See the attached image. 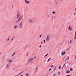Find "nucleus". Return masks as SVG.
Listing matches in <instances>:
<instances>
[{"mask_svg": "<svg viewBox=\"0 0 76 76\" xmlns=\"http://www.w3.org/2000/svg\"><path fill=\"white\" fill-rule=\"evenodd\" d=\"M76 13H74V16H75V15H76Z\"/></svg>", "mask_w": 76, "mask_h": 76, "instance_id": "28", "label": "nucleus"}, {"mask_svg": "<svg viewBox=\"0 0 76 76\" xmlns=\"http://www.w3.org/2000/svg\"><path fill=\"white\" fill-rule=\"evenodd\" d=\"M72 39H70L69 41V42L70 44H72Z\"/></svg>", "mask_w": 76, "mask_h": 76, "instance_id": "18", "label": "nucleus"}, {"mask_svg": "<svg viewBox=\"0 0 76 76\" xmlns=\"http://www.w3.org/2000/svg\"><path fill=\"white\" fill-rule=\"evenodd\" d=\"M59 69H61V67H59Z\"/></svg>", "mask_w": 76, "mask_h": 76, "instance_id": "33", "label": "nucleus"}, {"mask_svg": "<svg viewBox=\"0 0 76 76\" xmlns=\"http://www.w3.org/2000/svg\"><path fill=\"white\" fill-rule=\"evenodd\" d=\"M55 3L56 6L58 5V0H55Z\"/></svg>", "mask_w": 76, "mask_h": 76, "instance_id": "7", "label": "nucleus"}, {"mask_svg": "<svg viewBox=\"0 0 76 76\" xmlns=\"http://www.w3.org/2000/svg\"><path fill=\"white\" fill-rule=\"evenodd\" d=\"M64 58H65V56L64 57Z\"/></svg>", "mask_w": 76, "mask_h": 76, "instance_id": "50", "label": "nucleus"}, {"mask_svg": "<svg viewBox=\"0 0 76 76\" xmlns=\"http://www.w3.org/2000/svg\"><path fill=\"white\" fill-rule=\"evenodd\" d=\"M14 37V36L12 37V39H11V41H13V40Z\"/></svg>", "mask_w": 76, "mask_h": 76, "instance_id": "24", "label": "nucleus"}, {"mask_svg": "<svg viewBox=\"0 0 76 76\" xmlns=\"http://www.w3.org/2000/svg\"><path fill=\"white\" fill-rule=\"evenodd\" d=\"M10 66V64H8L7 65V67H9Z\"/></svg>", "mask_w": 76, "mask_h": 76, "instance_id": "13", "label": "nucleus"}, {"mask_svg": "<svg viewBox=\"0 0 76 76\" xmlns=\"http://www.w3.org/2000/svg\"><path fill=\"white\" fill-rule=\"evenodd\" d=\"M58 75H60V72H58Z\"/></svg>", "mask_w": 76, "mask_h": 76, "instance_id": "36", "label": "nucleus"}, {"mask_svg": "<svg viewBox=\"0 0 76 76\" xmlns=\"http://www.w3.org/2000/svg\"><path fill=\"white\" fill-rule=\"evenodd\" d=\"M37 66H38V65H37Z\"/></svg>", "mask_w": 76, "mask_h": 76, "instance_id": "58", "label": "nucleus"}, {"mask_svg": "<svg viewBox=\"0 0 76 76\" xmlns=\"http://www.w3.org/2000/svg\"><path fill=\"white\" fill-rule=\"evenodd\" d=\"M67 50H69V48L67 49Z\"/></svg>", "mask_w": 76, "mask_h": 76, "instance_id": "41", "label": "nucleus"}, {"mask_svg": "<svg viewBox=\"0 0 76 76\" xmlns=\"http://www.w3.org/2000/svg\"><path fill=\"white\" fill-rule=\"evenodd\" d=\"M48 76V74H47V75H46V76Z\"/></svg>", "mask_w": 76, "mask_h": 76, "instance_id": "44", "label": "nucleus"}, {"mask_svg": "<svg viewBox=\"0 0 76 76\" xmlns=\"http://www.w3.org/2000/svg\"><path fill=\"white\" fill-rule=\"evenodd\" d=\"M51 69H49V71H51Z\"/></svg>", "mask_w": 76, "mask_h": 76, "instance_id": "38", "label": "nucleus"}, {"mask_svg": "<svg viewBox=\"0 0 76 76\" xmlns=\"http://www.w3.org/2000/svg\"><path fill=\"white\" fill-rule=\"evenodd\" d=\"M19 28L20 29H22V22H21L20 23Z\"/></svg>", "mask_w": 76, "mask_h": 76, "instance_id": "5", "label": "nucleus"}, {"mask_svg": "<svg viewBox=\"0 0 76 76\" xmlns=\"http://www.w3.org/2000/svg\"><path fill=\"white\" fill-rule=\"evenodd\" d=\"M53 17H52V20H53Z\"/></svg>", "mask_w": 76, "mask_h": 76, "instance_id": "43", "label": "nucleus"}, {"mask_svg": "<svg viewBox=\"0 0 76 76\" xmlns=\"http://www.w3.org/2000/svg\"><path fill=\"white\" fill-rule=\"evenodd\" d=\"M24 1H25V3H27V4H29V1L26 0H24Z\"/></svg>", "mask_w": 76, "mask_h": 76, "instance_id": "9", "label": "nucleus"}, {"mask_svg": "<svg viewBox=\"0 0 76 76\" xmlns=\"http://www.w3.org/2000/svg\"><path fill=\"white\" fill-rule=\"evenodd\" d=\"M23 15H21L18 18V19L15 21L16 23H18V22L20 21V20L22 19L23 18Z\"/></svg>", "mask_w": 76, "mask_h": 76, "instance_id": "1", "label": "nucleus"}, {"mask_svg": "<svg viewBox=\"0 0 76 76\" xmlns=\"http://www.w3.org/2000/svg\"><path fill=\"white\" fill-rule=\"evenodd\" d=\"M48 17H50V15H48Z\"/></svg>", "mask_w": 76, "mask_h": 76, "instance_id": "46", "label": "nucleus"}, {"mask_svg": "<svg viewBox=\"0 0 76 76\" xmlns=\"http://www.w3.org/2000/svg\"><path fill=\"white\" fill-rule=\"evenodd\" d=\"M75 36L74 38V39H76V31H75Z\"/></svg>", "mask_w": 76, "mask_h": 76, "instance_id": "16", "label": "nucleus"}, {"mask_svg": "<svg viewBox=\"0 0 76 76\" xmlns=\"http://www.w3.org/2000/svg\"><path fill=\"white\" fill-rule=\"evenodd\" d=\"M33 60V58H29L27 62V64H28L29 63H30V64H32V61Z\"/></svg>", "mask_w": 76, "mask_h": 76, "instance_id": "2", "label": "nucleus"}, {"mask_svg": "<svg viewBox=\"0 0 76 76\" xmlns=\"http://www.w3.org/2000/svg\"><path fill=\"white\" fill-rule=\"evenodd\" d=\"M75 12L76 13V8H75Z\"/></svg>", "mask_w": 76, "mask_h": 76, "instance_id": "27", "label": "nucleus"}, {"mask_svg": "<svg viewBox=\"0 0 76 76\" xmlns=\"http://www.w3.org/2000/svg\"><path fill=\"white\" fill-rule=\"evenodd\" d=\"M39 37H41V35H39Z\"/></svg>", "mask_w": 76, "mask_h": 76, "instance_id": "37", "label": "nucleus"}, {"mask_svg": "<svg viewBox=\"0 0 76 76\" xmlns=\"http://www.w3.org/2000/svg\"><path fill=\"white\" fill-rule=\"evenodd\" d=\"M51 60V58H49L48 61H47V62H49V61H50V60Z\"/></svg>", "mask_w": 76, "mask_h": 76, "instance_id": "14", "label": "nucleus"}, {"mask_svg": "<svg viewBox=\"0 0 76 76\" xmlns=\"http://www.w3.org/2000/svg\"><path fill=\"white\" fill-rule=\"evenodd\" d=\"M67 33H68V34H69V32H68Z\"/></svg>", "mask_w": 76, "mask_h": 76, "instance_id": "56", "label": "nucleus"}, {"mask_svg": "<svg viewBox=\"0 0 76 76\" xmlns=\"http://www.w3.org/2000/svg\"><path fill=\"white\" fill-rule=\"evenodd\" d=\"M70 73V71L69 70H68L66 72L67 73Z\"/></svg>", "mask_w": 76, "mask_h": 76, "instance_id": "17", "label": "nucleus"}, {"mask_svg": "<svg viewBox=\"0 0 76 76\" xmlns=\"http://www.w3.org/2000/svg\"><path fill=\"white\" fill-rule=\"evenodd\" d=\"M0 54H1V53H0Z\"/></svg>", "mask_w": 76, "mask_h": 76, "instance_id": "53", "label": "nucleus"}, {"mask_svg": "<svg viewBox=\"0 0 76 76\" xmlns=\"http://www.w3.org/2000/svg\"><path fill=\"white\" fill-rule=\"evenodd\" d=\"M9 68V67H6L5 69H8Z\"/></svg>", "mask_w": 76, "mask_h": 76, "instance_id": "35", "label": "nucleus"}, {"mask_svg": "<svg viewBox=\"0 0 76 76\" xmlns=\"http://www.w3.org/2000/svg\"><path fill=\"white\" fill-rule=\"evenodd\" d=\"M14 28H15V29H16L18 28V27L17 26H14Z\"/></svg>", "mask_w": 76, "mask_h": 76, "instance_id": "11", "label": "nucleus"}, {"mask_svg": "<svg viewBox=\"0 0 76 76\" xmlns=\"http://www.w3.org/2000/svg\"><path fill=\"white\" fill-rule=\"evenodd\" d=\"M48 53H47L46 54L44 58H45V57H47V56H48Z\"/></svg>", "mask_w": 76, "mask_h": 76, "instance_id": "15", "label": "nucleus"}, {"mask_svg": "<svg viewBox=\"0 0 76 76\" xmlns=\"http://www.w3.org/2000/svg\"><path fill=\"white\" fill-rule=\"evenodd\" d=\"M37 58L36 56H35L34 57V58Z\"/></svg>", "mask_w": 76, "mask_h": 76, "instance_id": "31", "label": "nucleus"}, {"mask_svg": "<svg viewBox=\"0 0 76 76\" xmlns=\"http://www.w3.org/2000/svg\"><path fill=\"white\" fill-rule=\"evenodd\" d=\"M73 76H74V75H73Z\"/></svg>", "mask_w": 76, "mask_h": 76, "instance_id": "60", "label": "nucleus"}, {"mask_svg": "<svg viewBox=\"0 0 76 76\" xmlns=\"http://www.w3.org/2000/svg\"><path fill=\"white\" fill-rule=\"evenodd\" d=\"M26 76H29V74H28V73H27L26 74Z\"/></svg>", "mask_w": 76, "mask_h": 76, "instance_id": "29", "label": "nucleus"}, {"mask_svg": "<svg viewBox=\"0 0 76 76\" xmlns=\"http://www.w3.org/2000/svg\"><path fill=\"white\" fill-rule=\"evenodd\" d=\"M10 39V38H8L7 40V41H9Z\"/></svg>", "mask_w": 76, "mask_h": 76, "instance_id": "20", "label": "nucleus"}, {"mask_svg": "<svg viewBox=\"0 0 76 76\" xmlns=\"http://www.w3.org/2000/svg\"><path fill=\"white\" fill-rule=\"evenodd\" d=\"M51 67H53V65H52L51 66Z\"/></svg>", "mask_w": 76, "mask_h": 76, "instance_id": "42", "label": "nucleus"}, {"mask_svg": "<svg viewBox=\"0 0 76 76\" xmlns=\"http://www.w3.org/2000/svg\"><path fill=\"white\" fill-rule=\"evenodd\" d=\"M8 61L10 64V63H12V60L8 59Z\"/></svg>", "mask_w": 76, "mask_h": 76, "instance_id": "8", "label": "nucleus"}, {"mask_svg": "<svg viewBox=\"0 0 76 76\" xmlns=\"http://www.w3.org/2000/svg\"><path fill=\"white\" fill-rule=\"evenodd\" d=\"M69 57H68L66 58V60H69Z\"/></svg>", "mask_w": 76, "mask_h": 76, "instance_id": "19", "label": "nucleus"}, {"mask_svg": "<svg viewBox=\"0 0 76 76\" xmlns=\"http://www.w3.org/2000/svg\"><path fill=\"white\" fill-rule=\"evenodd\" d=\"M53 17H54V18H55V16H54Z\"/></svg>", "mask_w": 76, "mask_h": 76, "instance_id": "54", "label": "nucleus"}, {"mask_svg": "<svg viewBox=\"0 0 76 76\" xmlns=\"http://www.w3.org/2000/svg\"><path fill=\"white\" fill-rule=\"evenodd\" d=\"M43 41H44V43H45V40H43Z\"/></svg>", "mask_w": 76, "mask_h": 76, "instance_id": "30", "label": "nucleus"}, {"mask_svg": "<svg viewBox=\"0 0 76 76\" xmlns=\"http://www.w3.org/2000/svg\"><path fill=\"white\" fill-rule=\"evenodd\" d=\"M23 73V72H21L20 73H19L18 75H20V74H21V73Z\"/></svg>", "mask_w": 76, "mask_h": 76, "instance_id": "25", "label": "nucleus"}, {"mask_svg": "<svg viewBox=\"0 0 76 76\" xmlns=\"http://www.w3.org/2000/svg\"><path fill=\"white\" fill-rule=\"evenodd\" d=\"M70 76V75H68L67 76Z\"/></svg>", "mask_w": 76, "mask_h": 76, "instance_id": "40", "label": "nucleus"}, {"mask_svg": "<svg viewBox=\"0 0 76 76\" xmlns=\"http://www.w3.org/2000/svg\"><path fill=\"white\" fill-rule=\"evenodd\" d=\"M41 47V45H40L39 46V47Z\"/></svg>", "mask_w": 76, "mask_h": 76, "instance_id": "45", "label": "nucleus"}, {"mask_svg": "<svg viewBox=\"0 0 76 76\" xmlns=\"http://www.w3.org/2000/svg\"><path fill=\"white\" fill-rule=\"evenodd\" d=\"M20 16V13L19 11H18L17 12V19H18L19 18V16Z\"/></svg>", "mask_w": 76, "mask_h": 76, "instance_id": "4", "label": "nucleus"}, {"mask_svg": "<svg viewBox=\"0 0 76 76\" xmlns=\"http://www.w3.org/2000/svg\"><path fill=\"white\" fill-rule=\"evenodd\" d=\"M70 28V26H69L68 27V29L69 30V31H71L72 29H71V28Z\"/></svg>", "mask_w": 76, "mask_h": 76, "instance_id": "12", "label": "nucleus"}, {"mask_svg": "<svg viewBox=\"0 0 76 76\" xmlns=\"http://www.w3.org/2000/svg\"><path fill=\"white\" fill-rule=\"evenodd\" d=\"M59 67H61V66H59Z\"/></svg>", "mask_w": 76, "mask_h": 76, "instance_id": "48", "label": "nucleus"}, {"mask_svg": "<svg viewBox=\"0 0 76 76\" xmlns=\"http://www.w3.org/2000/svg\"><path fill=\"white\" fill-rule=\"evenodd\" d=\"M12 7H13V6H12Z\"/></svg>", "mask_w": 76, "mask_h": 76, "instance_id": "59", "label": "nucleus"}, {"mask_svg": "<svg viewBox=\"0 0 76 76\" xmlns=\"http://www.w3.org/2000/svg\"><path fill=\"white\" fill-rule=\"evenodd\" d=\"M27 46H28V45H27L26 46V47H27Z\"/></svg>", "mask_w": 76, "mask_h": 76, "instance_id": "51", "label": "nucleus"}, {"mask_svg": "<svg viewBox=\"0 0 76 76\" xmlns=\"http://www.w3.org/2000/svg\"><path fill=\"white\" fill-rule=\"evenodd\" d=\"M66 37V36H65V37Z\"/></svg>", "mask_w": 76, "mask_h": 76, "instance_id": "57", "label": "nucleus"}, {"mask_svg": "<svg viewBox=\"0 0 76 76\" xmlns=\"http://www.w3.org/2000/svg\"><path fill=\"white\" fill-rule=\"evenodd\" d=\"M41 44H42V42H41Z\"/></svg>", "mask_w": 76, "mask_h": 76, "instance_id": "47", "label": "nucleus"}, {"mask_svg": "<svg viewBox=\"0 0 76 76\" xmlns=\"http://www.w3.org/2000/svg\"><path fill=\"white\" fill-rule=\"evenodd\" d=\"M70 71H71L72 72V71H73V69L72 68H70Z\"/></svg>", "mask_w": 76, "mask_h": 76, "instance_id": "22", "label": "nucleus"}, {"mask_svg": "<svg viewBox=\"0 0 76 76\" xmlns=\"http://www.w3.org/2000/svg\"><path fill=\"white\" fill-rule=\"evenodd\" d=\"M50 39V36L49 35H48L47 36V37L46 38V41L47 42H48L49 41V40Z\"/></svg>", "mask_w": 76, "mask_h": 76, "instance_id": "6", "label": "nucleus"}, {"mask_svg": "<svg viewBox=\"0 0 76 76\" xmlns=\"http://www.w3.org/2000/svg\"><path fill=\"white\" fill-rule=\"evenodd\" d=\"M28 55H29V53H27V54L26 55V56H28Z\"/></svg>", "mask_w": 76, "mask_h": 76, "instance_id": "26", "label": "nucleus"}, {"mask_svg": "<svg viewBox=\"0 0 76 76\" xmlns=\"http://www.w3.org/2000/svg\"><path fill=\"white\" fill-rule=\"evenodd\" d=\"M29 22H30L31 23H32L34 22V19L33 18H31L29 20Z\"/></svg>", "mask_w": 76, "mask_h": 76, "instance_id": "3", "label": "nucleus"}, {"mask_svg": "<svg viewBox=\"0 0 76 76\" xmlns=\"http://www.w3.org/2000/svg\"><path fill=\"white\" fill-rule=\"evenodd\" d=\"M63 67H62V69H63Z\"/></svg>", "mask_w": 76, "mask_h": 76, "instance_id": "55", "label": "nucleus"}, {"mask_svg": "<svg viewBox=\"0 0 76 76\" xmlns=\"http://www.w3.org/2000/svg\"><path fill=\"white\" fill-rule=\"evenodd\" d=\"M14 69V70H15V68L14 69Z\"/></svg>", "mask_w": 76, "mask_h": 76, "instance_id": "52", "label": "nucleus"}, {"mask_svg": "<svg viewBox=\"0 0 76 76\" xmlns=\"http://www.w3.org/2000/svg\"><path fill=\"white\" fill-rule=\"evenodd\" d=\"M15 54V52H14L12 54V57H13V56H14Z\"/></svg>", "mask_w": 76, "mask_h": 76, "instance_id": "21", "label": "nucleus"}, {"mask_svg": "<svg viewBox=\"0 0 76 76\" xmlns=\"http://www.w3.org/2000/svg\"><path fill=\"white\" fill-rule=\"evenodd\" d=\"M56 68H55L54 69V70H56Z\"/></svg>", "mask_w": 76, "mask_h": 76, "instance_id": "39", "label": "nucleus"}, {"mask_svg": "<svg viewBox=\"0 0 76 76\" xmlns=\"http://www.w3.org/2000/svg\"><path fill=\"white\" fill-rule=\"evenodd\" d=\"M52 13L53 14H54L55 13H56V11H53L52 12Z\"/></svg>", "mask_w": 76, "mask_h": 76, "instance_id": "23", "label": "nucleus"}, {"mask_svg": "<svg viewBox=\"0 0 76 76\" xmlns=\"http://www.w3.org/2000/svg\"><path fill=\"white\" fill-rule=\"evenodd\" d=\"M36 70H38V67H37L36 69Z\"/></svg>", "mask_w": 76, "mask_h": 76, "instance_id": "32", "label": "nucleus"}, {"mask_svg": "<svg viewBox=\"0 0 76 76\" xmlns=\"http://www.w3.org/2000/svg\"><path fill=\"white\" fill-rule=\"evenodd\" d=\"M55 76V74H54V75H53V76Z\"/></svg>", "mask_w": 76, "mask_h": 76, "instance_id": "49", "label": "nucleus"}, {"mask_svg": "<svg viewBox=\"0 0 76 76\" xmlns=\"http://www.w3.org/2000/svg\"><path fill=\"white\" fill-rule=\"evenodd\" d=\"M66 54V52L64 51V52H62L61 53V55H64V54Z\"/></svg>", "mask_w": 76, "mask_h": 76, "instance_id": "10", "label": "nucleus"}, {"mask_svg": "<svg viewBox=\"0 0 76 76\" xmlns=\"http://www.w3.org/2000/svg\"><path fill=\"white\" fill-rule=\"evenodd\" d=\"M65 64H64L63 65V67H64V66H65Z\"/></svg>", "mask_w": 76, "mask_h": 76, "instance_id": "34", "label": "nucleus"}]
</instances>
